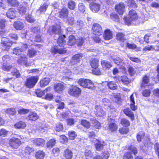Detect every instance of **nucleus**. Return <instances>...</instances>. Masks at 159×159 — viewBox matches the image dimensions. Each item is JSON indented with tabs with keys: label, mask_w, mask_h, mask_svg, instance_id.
<instances>
[{
	"label": "nucleus",
	"mask_w": 159,
	"mask_h": 159,
	"mask_svg": "<svg viewBox=\"0 0 159 159\" xmlns=\"http://www.w3.org/2000/svg\"><path fill=\"white\" fill-rule=\"evenodd\" d=\"M129 17H125L124 18L125 24L129 25L131 24L132 20H135L138 18V16L136 11L133 10L129 11Z\"/></svg>",
	"instance_id": "obj_1"
},
{
	"label": "nucleus",
	"mask_w": 159,
	"mask_h": 159,
	"mask_svg": "<svg viewBox=\"0 0 159 159\" xmlns=\"http://www.w3.org/2000/svg\"><path fill=\"white\" fill-rule=\"evenodd\" d=\"M78 83L80 86L84 88L92 89L94 87L93 82L88 79H80Z\"/></svg>",
	"instance_id": "obj_2"
},
{
	"label": "nucleus",
	"mask_w": 159,
	"mask_h": 159,
	"mask_svg": "<svg viewBox=\"0 0 159 159\" xmlns=\"http://www.w3.org/2000/svg\"><path fill=\"white\" fill-rule=\"evenodd\" d=\"M38 80V79L37 76L31 77L27 79L25 84V85L29 88H32L35 85Z\"/></svg>",
	"instance_id": "obj_3"
},
{
	"label": "nucleus",
	"mask_w": 159,
	"mask_h": 159,
	"mask_svg": "<svg viewBox=\"0 0 159 159\" xmlns=\"http://www.w3.org/2000/svg\"><path fill=\"white\" fill-rule=\"evenodd\" d=\"M68 93L73 96L78 97L81 93V90L76 86H72L69 89Z\"/></svg>",
	"instance_id": "obj_4"
},
{
	"label": "nucleus",
	"mask_w": 159,
	"mask_h": 159,
	"mask_svg": "<svg viewBox=\"0 0 159 159\" xmlns=\"http://www.w3.org/2000/svg\"><path fill=\"white\" fill-rule=\"evenodd\" d=\"M9 144L13 148H17L21 144V141L18 138H14L9 140Z\"/></svg>",
	"instance_id": "obj_5"
},
{
	"label": "nucleus",
	"mask_w": 159,
	"mask_h": 159,
	"mask_svg": "<svg viewBox=\"0 0 159 159\" xmlns=\"http://www.w3.org/2000/svg\"><path fill=\"white\" fill-rule=\"evenodd\" d=\"M94 112L98 116H102L106 115L105 111L100 105H97L95 106Z\"/></svg>",
	"instance_id": "obj_6"
},
{
	"label": "nucleus",
	"mask_w": 159,
	"mask_h": 159,
	"mask_svg": "<svg viewBox=\"0 0 159 159\" xmlns=\"http://www.w3.org/2000/svg\"><path fill=\"white\" fill-rule=\"evenodd\" d=\"M92 29L93 32V34L98 35H100L102 33L101 26L97 23L94 24L93 25Z\"/></svg>",
	"instance_id": "obj_7"
},
{
	"label": "nucleus",
	"mask_w": 159,
	"mask_h": 159,
	"mask_svg": "<svg viewBox=\"0 0 159 159\" xmlns=\"http://www.w3.org/2000/svg\"><path fill=\"white\" fill-rule=\"evenodd\" d=\"M66 50L64 48H60L59 49L57 46H54L51 48V52L53 54L58 53L60 54H62L65 53Z\"/></svg>",
	"instance_id": "obj_8"
},
{
	"label": "nucleus",
	"mask_w": 159,
	"mask_h": 159,
	"mask_svg": "<svg viewBox=\"0 0 159 159\" xmlns=\"http://www.w3.org/2000/svg\"><path fill=\"white\" fill-rule=\"evenodd\" d=\"M17 62L20 64H23L28 66L27 63V58L24 54H21L17 60Z\"/></svg>",
	"instance_id": "obj_9"
},
{
	"label": "nucleus",
	"mask_w": 159,
	"mask_h": 159,
	"mask_svg": "<svg viewBox=\"0 0 159 159\" xmlns=\"http://www.w3.org/2000/svg\"><path fill=\"white\" fill-rule=\"evenodd\" d=\"M82 57L83 55L82 54H78L74 55L70 61L71 64L72 65H74L78 63L79 62Z\"/></svg>",
	"instance_id": "obj_10"
},
{
	"label": "nucleus",
	"mask_w": 159,
	"mask_h": 159,
	"mask_svg": "<svg viewBox=\"0 0 159 159\" xmlns=\"http://www.w3.org/2000/svg\"><path fill=\"white\" fill-rule=\"evenodd\" d=\"M115 8L118 13L119 14L122 15L124 11L125 6L123 2H120L116 6Z\"/></svg>",
	"instance_id": "obj_11"
},
{
	"label": "nucleus",
	"mask_w": 159,
	"mask_h": 159,
	"mask_svg": "<svg viewBox=\"0 0 159 159\" xmlns=\"http://www.w3.org/2000/svg\"><path fill=\"white\" fill-rule=\"evenodd\" d=\"M55 91L58 93L61 92L65 89V86L61 83H56L54 85Z\"/></svg>",
	"instance_id": "obj_12"
},
{
	"label": "nucleus",
	"mask_w": 159,
	"mask_h": 159,
	"mask_svg": "<svg viewBox=\"0 0 159 159\" xmlns=\"http://www.w3.org/2000/svg\"><path fill=\"white\" fill-rule=\"evenodd\" d=\"M105 145V142L103 141L97 140L95 143V146L96 150L100 151L104 148Z\"/></svg>",
	"instance_id": "obj_13"
},
{
	"label": "nucleus",
	"mask_w": 159,
	"mask_h": 159,
	"mask_svg": "<svg viewBox=\"0 0 159 159\" xmlns=\"http://www.w3.org/2000/svg\"><path fill=\"white\" fill-rule=\"evenodd\" d=\"M90 7L93 12L97 13L100 9V5L99 4L93 2L90 4Z\"/></svg>",
	"instance_id": "obj_14"
},
{
	"label": "nucleus",
	"mask_w": 159,
	"mask_h": 159,
	"mask_svg": "<svg viewBox=\"0 0 159 159\" xmlns=\"http://www.w3.org/2000/svg\"><path fill=\"white\" fill-rule=\"evenodd\" d=\"M16 11L15 9L12 8L9 9L7 13V16L8 17L11 19H14L16 16Z\"/></svg>",
	"instance_id": "obj_15"
},
{
	"label": "nucleus",
	"mask_w": 159,
	"mask_h": 159,
	"mask_svg": "<svg viewBox=\"0 0 159 159\" xmlns=\"http://www.w3.org/2000/svg\"><path fill=\"white\" fill-rule=\"evenodd\" d=\"M39 116L37 114L34 112H30L29 115L26 117V118L28 120L35 121L38 119Z\"/></svg>",
	"instance_id": "obj_16"
},
{
	"label": "nucleus",
	"mask_w": 159,
	"mask_h": 159,
	"mask_svg": "<svg viewBox=\"0 0 159 159\" xmlns=\"http://www.w3.org/2000/svg\"><path fill=\"white\" fill-rule=\"evenodd\" d=\"M73 153L71 150L66 149L63 152V156L66 159H71L73 157Z\"/></svg>",
	"instance_id": "obj_17"
},
{
	"label": "nucleus",
	"mask_w": 159,
	"mask_h": 159,
	"mask_svg": "<svg viewBox=\"0 0 159 159\" xmlns=\"http://www.w3.org/2000/svg\"><path fill=\"white\" fill-rule=\"evenodd\" d=\"M50 30H51L52 33L56 34L59 35L61 33V27L58 25H53L52 27L50 28Z\"/></svg>",
	"instance_id": "obj_18"
},
{
	"label": "nucleus",
	"mask_w": 159,
	"mask_h": 159,
	"mask_svg": "<svg viewBox=\"0 0 159 159\" xmlns=\"http://www.w3.org/2000/svg\"><path fill=\"white\" fill-rule=\"evenodd\" d=\"M149 81V77L146 75L142 78V81L140 85L141 87H145L148 86Z\"/></svg>",
	"instance_id": "obj_19"
},
{
	"label": "nucleus",
	"mask_w": 159,
	"mask_h": 159,
	"mask_svg": "<svg viewBox=\"0 0 159 159\" xmlns=\"http://www.w3.org/2000/svg\"><path fill=\"white\" fill-rule=\"evenodd\" d=\"M59 13V16L60 18H65L68 16V11L66 8H64L61 10Z\"/></svg>",
	"instance_id": "obj_20"
},
{
	"label": "nucleus",
	"mask_w": 159,
	"mask_h": 159,
	"mask_svg": "<svg viewBox=\"0 0 159 159\" xmlns=\"http://www.w3.org/2000/svg\"><path fill=\"white\" fill-rule=\"evenodd\" d=\"M113 61L118 66H119L120 68H122L124 64L123 60L119 57H116L115 58L112 59Z\"/></svg>",
	"instance_id": "obj_21"
},
{
	"label": "nucleus",
	"mask_w": 159,
	"mask_h": 159,
	"mask_svg": "<svg viewBox=\"0 0 159 159\" xmlns=\"http://www.w3.org/2000/svg\"><path fill=\"white\" fill-rule=\"evenodd\" d=\"M111 121L109 122V124L108 128L111 132H113L116 130L117 127L116 125L114 122V120L111 119Z\"/></svg>",
	"instance_id": "obj_22"
},
{
	"label": "nucleus",
	"mask_w": 159,
	"mask_h": 159,
	"mask_svg": "<svg viewBox=\"0 0 159 159\" xmlns=\"http://www.w3.org/2000/svg\"><path fill=\"white\" fill-rule=\"evenodd\" d=\"M13 26L16 30H19L22 29L24 27V24L20 21L15 22L13 24Z\"/></svg>",
	"instance_id": "obj_23"
},
{
	"label": "nucleus",
	"mask_w": 159,
	"mask_h": 159,
	"mask_svg": "<svg viewBox=\"0 0 159 159\" xmlns=\"http://www.w3.org/2000/svg\"><path fill=\"white\" fill-rule=\"evenodd\" d=\"M1 43L3 44L4 45L7 47L11 46L12 43L10 41L8 38L5 37H3L1 39Z\"/></svg>",
	"instance_id": "obj_24"
},
{
	"label": "nucleus",
	"mask_w": 159,
	"mask_h": 159,
	"mask_svg": "<svg viewBox=\"0 0 159 159\" xmlns=\"http://www.w3.org/2000/svg\"><path fill=\"white\" fill-rule=\"evenodd\" d=\"M101 63L103 69L104 70L109 69L112 67V65L111 63L107 61L103 60L101 61Z\"/></svg>",
	"instance_id": "obj_25"
},
{
	"label": "nucleus",
	"mask_w": 159,
	"mask_h": 159,
	"mask_svg": "<svg viewBox=\"0 0 159 159\" xmlns=\"http://www.w3.org/2000/svg\"><path fill=\"white\" fill-rule=\"evenodd\" d=\"M90 64L93 68L96 69L98 66L99 60L97 59H93L90 61Z\"/></svg>",
	"instance_id": "obj_26"
},
{
	"label": "nucleus",
	"mask_w": 159,
	"mask_h": 159,
	"mask_svg": "<svg viewBox=\"0 0 159 159\" xmlns=\"http://www.w3.org/2000/svg\"><path fill=\"white\" fill-rule=\"evenodd\" d=\"M123 112L127 116L129 117L131 119L133 120L134 118V115L131 110L129 108L124 109Z\"/></svg>",
	"instance_id": "obj_27"
},
{
	"label": "nucleus",
	"mask_w": 159,
	"mask_h": 159,
	"mask_svg": "<svg viewBox=\"0 0 159 159\" xmlns=\"http://www.w3.org/2000/svg\"><path fill=\"white\" fill-rule=\"evenodd\" d=\"M33 142L37 145L42 146L45 143V141L43 139L38 138L32 140Z\"/></svg>",
	"instance_id": "obj_28"
},
{
	"label": "nucleus",
	"mask_w": 159,
	"mask_h": 159,
	"mask_svg": "<svg viewBox=\"0 0 159 159\" xmlns=\"http://www.w3.org/2000/svg\"><path fill=\"white\" fill-rule=\"evenodd\" d=\"M65 38V36L64 35H61L59 36L57 40V43L59 46H62L66 43V40H64Z\"/></svg>",
	"instance_id": "obj_29"
},
{
	"label": "nucleus",
	"mask_w": 159,
	"mask_h": 159,
	"mask_svg": "<svg viewBox=\"0 0 159 159\" xmlns=\"http://www.w3.org/2000/svg\"><path fill=\"white\" fill-rule=\"evenodd\" d=\"M48 127L45 125L40 123L38 127L39 131L41 133L46 132L47 131Z\"/></svg>",
	"instance_id": "obj_30"
},
{
	"label": "nucleus",
	"mask_w": 159,
	"mask_h": 159,
	"mask_svg": "<svg viewBox=\"0 0 159 159\" xmlns=\"http://www.w3.org/2000/svg\"><path fill=\"white\" fill-rule=\"evenodd\" d=\"M50 81V79L48 78H45L42 79L40 82V85L41 87H43L47 85Z\"/></svg>",
	"instance_id": "obj_31"
},
{
	"label": "nucleus",
	"mask_w": 159,
	"mask_h": 159,
	"mask_svg": "<svg viewBox=\"0 0 159 159\" xmlns=\"http://www.w3.org/2000/svg\"><path fill=\"white\" fill-rule=\"evenodd\" d=\"M103 36L104 39L106 40H109L112 37V33L109 30H106L105 31Z\"/></svg>",
	"instance_id": "obj_32"
},
{
	"label": "nucleus",
	"mask_w": 159,
	"mask_h": 159,
	"mask_svg": "<svg viewBox=\"0 0 159 159\" xmlns=\"http://www.w3.org/2000/svg\"><path fill=\"white\" fill-rule=\"evenodd\" d=\"M35 156L37 159H43L45 153L43 151L39 150L36 152Z\"/></svg>",
	"instance_id": "obj_33"
},
{
	"label": "nucleus",
	"mask_w": 159,
	"mask_h": 159,
	"mask_svg": "<svg viewBox=\"0 0 159 159\" xmlns=\"http://www.w3.org/2000/svg\"><path fill=\"white\" fill-rule=\"evenodd\" d=\"M107 86L109 89L112 90L116 89L117 88V84L115 83V82L113 81H111L108 82Z\"/></svg>",
	"instance_id": "obj_34"
},
{
	"label": "nucleus",
	"mask_w": 159,
	"mask_h": 159,
	"mask_svg": "<svg viewBox=\"0 0 159 159\" xmlns=\"http://www.w3.org/2000/svg\"><path fill=\"white\" fill-rule=\"evenodd\" d=\"M26 126V124L25 123L22 121L17 123L14 125L15 127L17 129H23Z\"/></svg>",
	"instance_id": "obj_35"
},
{
	"label": "nucleus",
	"mask_w": 159,
	"mask_h": 159,
	"mask_svg": "<svg viewBox=\"0 0 159 159\" xmlns=\"http://www.w3.org/2000/svg\"><path fill=\"white\" fill-rule=\"evenodd\" d=\"M36 53L37 51L36 50L31 48L28 50V55L30 57H32L36 56Z\"/></svg>",
	"instance_id": "obj_36"
},
{
	"label": "nucleus",
	"mask_w": 159,
	"mask_h": 159,
	"mask_svg": "<svg viewBox=\"0 0 159 159\" xmlns=\"http://www.w3.org/2000/svg\"><path fill=\"white\" fill-rule=\"evenodd\" d=\"M117 39L121 41H123L126 39L125 35L122 33H119L116 34Z\"/></svg>",
	"instance_id": "obj_37"
},
{
	"label": "nucleus",
	"mask_w": 159,
	"mask_h": 159,
	"mask_svg": "<svg viewBox=\"0 0 159 159\" xmlns=\"http://www.w3.org/2000/svg\"><path fill=\"white\" fill-rule=\"evenodd\" d=\"M76 39L74 36L71 35L69 37V40L68 44L70 46L73 45L76 42Z\"/></svg>",
	"instance_id": "obj_38"
},
{
	"label": "nucleus",
	"mask_w": 159,
	"mask_h": 159,
	"mask_svg": "<svg viewBox=\"0 0 159 159\" xmlns=\"http://www.w3.org/2000/svg\"><path fill=\"white\" fill-rule=\"evenodd\" d=\"M93 154L91 151L89 150L86 149L85 152V156L86 159H92L93 157Z\"/></svg>",
	"instance_id": "obj_39"
},
{
	"label": "nucleus",
	"mask_w": 159,
	"mask_h": 159,
	"mask_svg": "<svg viewBox=\"0 0 159 159\" xmlns=\"http://www.w3.org/2000/svg\"><path fill=\"white\" fill-rule=\"evenodd\" d=\"M56 143V140L54 139L50 140L47 143V147L48 148H52Z\"/></svg>",
	"instance_id": "obj_40"
},
{
	"label": "nucleus",
	"mask_w": 159,
	"mask_h": 159,
	"mask_svg": "<svg viewBox=\"0 0 159 159\" xmlns=\"http://www.w3.org/2000/svg\"><path fill=\"white\" fill-rule=\"evenodd\" d=\"M68 8L71 10H73L75 9V2L73 0H70L68 2Z\"/></svg>",
	"instance_id": "obj_41"
},
{
	"label": "nucleus",
	"mask_w": 159,
	"mask_h": 159,
	"mask_svg": "<svg viewBox=\"0 0 159 159\" xmlns=\"http://www.w3.org/2000/svg\"><path fill=\"white\" fill-rule=\"evenodd\" d=\"M23 51V49L22 48L17 47L13 49V53L16 55H19L20 54V53Z\"/></svg>",
	"instance_id": "obj_42"
},
{
	"label": "nucleus",
	"mask_w": 159,
	"mask_h": 159,
	"mask_svg": "<svg viewBox=\"0 0 159 159\" xmlns=\"http://www.w3.org/2000/svg\"><path fill=\"white\" fill-rule=\"evenodd\" d=\"M7 2L13 7H17L19 5V2L16 0H7Z\"/></svg>",
	"instance_id": "obj_43"
},
{
	"label": "nucleus",
	"mask_w": 159,
	"mask_h": 159,
	"mask_svg": "<svg viewBox=\"0 0 159 159\" xmlns=\"http://www.w3.org/2000/svg\"><path fill=\"white\" fill-rule=\"evenodd\" d=\"M2 59L3 61V63L4 64L8 63H9L11 58L8 55H5L2 57Z\"/></svg>",
	"instance_id": "obj_44"
},
{
	"label": "nucleus",
	"mask_w": 159,
	"mask_h": 159,
	"mask_svg": "<svg viewBox=\"0 0 159 159\" xmlns=\"http://www.w3.org/2000/svg\"><path fill=\"white\" fill-rule=\"evenodd\" d=\"M120 123L123 126L125 127L129 126L130 124L129 121L125 118H123L121 119Z\"/></svg>",
	"instance_id": "obj_45"
},
{
	"label": "nucleus",
	"mask_w": 159,
	"mask_h": 159,
	"mask_svg": "<svg viewBox=\"0 0 159 159\" xmlns=\"http://www.w3.org/2000/svg\"><path fill=\"white\" fill-rule=\"evenodd\" d=\"M133 157L132 154L129 152H126L125 153L123 156V159H133Z\"/></svg>",
	"instance_id": "obj_46"
},
{
	"label": "nucleus",
	"mask_w": 159,
	"mask_h": 159,
	"mask_svg": "<svg viewBox=\"0 0 159 159\" xmlns=\"http://www.w3.org/2000/svg\"><path fill=\"white\" fill-rule=\"evenodd\" d=\"M81 124L84 127L87 128H89L90 126V123L88 121L84 120H81Z\"/></svg>",
	"instance_id": "obj_47"
},
{
	"label": "nucleus",
	"mask_w": 159,
	"mask_h": 159,
	"mask_svg": "<svg viewBox=\"0 0 159 159\" xmlns=\"http://www.w3.org/2000/svg\"><path fill=\"white\" fill-rule=\"evenodd\" d=\"M69 139H74L76 136V134L75 132L74 131H69L68 133Z\"/></svg>",
	"instance_id": "obj_48"
},
{
	"label": "nucleus",
	"mask_w": 159,
	"mask_h": 159,
	"mask_svg": "<svg viewBox=\"0 0 159 159\" xmlns=\"http://www.w3.org/2000/svg\"><path fill=\"white\" fill-rule=\"evenodd\" d=\"M18 10L20 14L22 15L25 13L26 11V8L23 6L20 5L19 7Z\"/></svg>",
	"instance_id": "obj_49"
},
{
	"label": "nucleus",
	"mask_w": 159,
	"mask_h": 159,
	"mask_svg": "<svg viewBox=\"0 0 159 159\" xmlns=\"http://www.w3.org/2000/svg\"><path fill=\"white\" fill-rule=\"evenodd\" d=\"M5 112L11 115H15L16 113V110L14 108H8L6 111Z\"/></svg>",
	"instance_id": "obj_50"
},
{
	"label": "nucleus",
	"mask_w": 159,
	"mask_h": 159,
	"mask_svg": "<svg viewBox=\"0 0 159 159\" xmlns=\"http://www.w3.org/2000/svg\"><path fill=\"white\" fill-rule=\"evenodd\" d=\"M78 8L79 10L82 12H84L85 11V7L83 3H80L78 5Z\"/></svg>",
	"instance_id": "obj_51"
},
{
	"label": "nucleus",
	"mask_w": 159,
	"mask_h": 159,
	"mask_svg": "<svg viewBox=\"0 0 159 159\" xmlns=\"http://www.w3.org/2000/svg\"><path fill=\"white\" fill-rule=\"evenodd\" d=\"M145 136V134L143 132H139L137 135V138L139 142L141 141L142 139Z\"/></svg>",
	"instance_id": "obj_52"
},
{
	"label": "nucleus",
	"mask_w": 159,
	"mask_h": 159,
	"mask_svg": "<svg viewBox=\"0 0 159 159\" xmlns=\"http://www.w3.org/2000/svg\"><path fill=\"white\" fill-rule=\"evenodd\" d=\"M76 25L79 29L82 28L84 25V23L83 21L78 20L76 22Z\"/></svg>",
	"instance_id": "obj_53"
},
{
	"label": "nucleus",
	"mask_w": 159,
	"mask_h": 159,
	"mask_svg": "<svg viewBox=\"0 0 159 159\" xmlns=\"http://www.w3.org/2000/svg\"><path fill=\"white\" fill-rule=\"evenodd\" d=\"M111 18L114 21L118 22L119 20V18L118 15L115 13H113L110 15Z\"/></svg>",
	"instance_id": "obj_54"
},
{
	"label": "nucleus",
	"mask_w": 159,
	"mask_h": 159,
	"mask_svg": "<svg viewBox=\"0 0 159 159\" xmlns=\"http://www.w3.org/2000/svg\"><path fill=\"white\" fill-rule=\"evenodd\" d=\"M122 82L125 84H127L129 83V81L128 78L125 75L121 76L119 79Z\"/></svg>",
	"instance_id": "obj_55"
},
{
	"label": "nucleus",
	"mask_w": 159,
	"mask_h": 159,
	"mask_svg": "<svg viewBox=\"0 0 159 159\" xmlns=\"http://www.w3.org/2000/svg\"><path fill=\"white\" fill-rule=\"evenodd\" d=\"M48 4L46 3H44L43 5L41 6L39 8V10L41 12H43L46 11Z\"/></svg>",
	"instance_id": "obj_56"
},
{
	"label": "nucleus",
	"mask_w": 159,
	"mask_h": 159,
	"mask_svg": "<svg viewBox=\"0 0 159 159\" xmlns=\"http://www.w3.org/2000/svg\"><path fill=\"white\" fill-rule=\"evenodd\" d=\"M29 112V110L28 109L24 108L20 109L18 111V113L21 115H24L28 113Z\"/></svg>",
	"instance_id": "obj_57"
},
{
	"label": "nucleus",
	"mask_w": 159,
	"mask_h": 159,
	"mask_svg": "<svg viewBox=\"0 0 159 159\" xmlns=\"http://www.w3.org/2000/svg\"><path fill=\"white\" fill-rule=\"evenodd\" d=\"M128 5L134 8L137 7L136 3L134 0H129L128 2Z\"/></svg>",
	"instance_id": "obj_58"
},
{
	"label": "nucleus",
	"mask_w": 159,
	"mask_h": 159,
	"mask_svg": "<svg viewBox=\"0 0 159 159\" xmlns=\"http://www.w3.org/2000/svg\"><path fill=\"white\" fill-rule=\"evenodd\" d=\"M102 102L104 106H109L110 101L108 99L104 98L102 99Z\"/></svg>",
	"instance_id": "obj_59"
},
{
	"label": "nucleus",
	"mask_w": 159,
	"mask_h": 159,
	"mask_svg": "<svg viewBox=\"0 0 159 159\" xmlns=\"http://www.w3.org/2000/svg\"><path fill=\"white\" fill-rule=\"evenodd\" d=\"M34 149L29 147H26L25 150V152L28 155H29L31 152L33 151Z\"/></svg>",
	"instance_id": "obj_60"
},
{
	"label": "nucleus",
	"mask_w": 159,
	"mask_h": 159,
	"mask_svg": "<svg viewBox=\"0 0 159 159\" xmlns=\"http://www.w3.org/2000/svg\"><path fill=\"white\" fill-rule=\"evenodd\" d=\"M7 64L3 63L2 69L4 71H8L11 68V66H10L7 65Z\"/></svg>",
	"instance_id": "obj_61"
},
{
	"label": "nucleus",
	"mask_w": 159,
	"mask_h": 159,
	"mask_svg": "<svg viewBox=\"0 0 159 159\" xmlns=\"http://www.w3.org/2000/svg\"><path fill=\"white\" fill-rule=\"evenodd\" d=\"M36 93L37 97H41L45 94L44 91L38 89L36 91Z\"/></svg>",
	"instance_id": "obj_62"
},
{
	"label": "nucleus",
	"mask_w": 159,
	"mask_h": 159,
	"mask_svg": "<svg viewBox=\"0 0 159 159\" xmlns=\"http://www.w3.org/2000/svg\"><path fill=\"white\" fill-rule=\"evenodd\" d=\"M68 23L71 25H73L75 22L74 18L72 16L69 17L67 19Z\"/></svg>",
	"instance_id": "obj_63"
},
{
	"label": "nucleus",
	"mask_w": 159,
	"mask_h": 159,
	"mask_svg": "<svg viewBox=\"0 0 159 159\" xmlns=\"http://www.w3.org/2000/svg\"><path fill=\"white\" fill-rule=\"evenodd\" d=\"M128 149L131 151L134 155L137 154L138 151L136 148L133 146H130L128 148Z\"/></svg>",
	"instance_id": "obj_64"
}]
</instances>
